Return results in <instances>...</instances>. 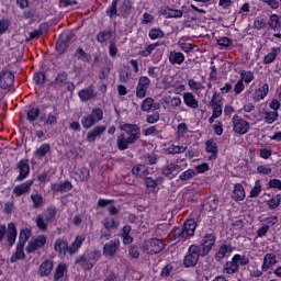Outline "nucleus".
I'll use <instances>...</instances> for the list:
<instances>
[{"label": "nucleus", "mask_w": 281, "mask_h": 281, "mask_svg": "<svg viewBox=\"0 0 281 281\" xmlns=\"http://www.w3.org/2000/svg\"><path fill=\"white\" fill-rule=\"evenodd\" d=\"M120 128L124 131L125 134H120L116 138L119 150H126L128 146L135 144V142L142 137V128L135 124H123Z\"/></svg>", "instance_id": "obj_1"}, {"label": "nucleus", "mask_w": 281, "mask_h": 281, "mask_svg": "<svg viewBox=\"0 0 281 281\" xmlns=\"http://www.w3.org/2000/svg\"><path fill=\"white\" fill-rule=\"evenodd\" d=\"M194 232H196V221L187 220L183 224V227L176 228L173 231V239L178 240H187L190 236H194Z\"/></svg>", "instance_id": "obj_2"}, {"label": "nucleus", "mask_w": 281, "mask_h": 281, "mask_svg": "<svg viewBox=\"0 0 281 281\" xmlns=\"http://www.w3.org/2000/svg\"><path fill=\"white\" fill-rule=\"evenodd\" d=\"M201 246L191 245L188 249V254L183 258L184 267H196V262H199V258H201Z\"/></svg>", "instance_id": "obj_3"}, {"label": "nucleus", "mask_w": 281, "mask_h": 281, "mask_svg": "<svg viewBox=\"0 0 281 281\" xmlns=\"http://www.w3.org/2000/svg\"><path fill=\"white\" fill-rule=\"evenodd\" d=\"M214 245H216V235H214V233L205 234L200 245L202 257L207 256V254L212 251V247H214Z\"/></svg>", "instance_id": "obj_4"}, {"label": "nucleus", "mask_w": 281, "mask_h": 281, "mask_svg": "<svg viewBox=\"0 0 281 281\" xmlns=\"http://www.w3.org/2000/svg\"><path fill=\"white\" fill-rule=\"evenodd\" d=\"M166 247V244H164V240L151 238L145 243V251L146 254H161Z\"/></svg>", "instance_id": "obj_5"}, {"label": "nucleus", "mask_w": 281, "mask_h": 281, "mask_svg": "<svg viewBox=\"0 0 281 281\" xmlns=\"http://www.w3.org/2000/svg\"><path fill=\"white\" fill-rule=\"evenodd\" d=\"M233 131L238 135H245L249 132V122L238 115L233 116Z\"/></svg>", "instance_id": "obj_6"}, {"label": "nucleus", "mask_w": 281, "mask_h": 281, "mask_svg": "<svg viewBox=\"0 0 281 281\" xmlns=\"http://www.w3.org/2000/svg\"><path fill=\"white\" fill-rule=\"evenodd\" d=\"M150 88V78L147 76H142L138 79V83L136 86V98H146V93Z\"/></svg>", "instance_id": "obj_7"}, {"label": "nucleus", "mask_w": 281, "mask_h": 281, "mask_svg": "<svg viewBox=\"0 0 281 281\" xmlns=\"http://www.w3.org/2000/svg\"><path fill=\"white\" fill-rule=\"evenodd\" d=\"M117 249H120V239H112L103 246V256L113 258L117 254Z\"/></svg>", "instance_id": "obj_8"}, {"label": "nucleus", "mask_w": 281, "mask_h": 281, "mask_svg": "<svg viewBox=\"0 0 281 281\" xmlns=\"http://www.w3.org/2000/svg\"><path fill=\"white\" fill-rule=\"evenodd\" d=\"M16 170L19 176L15 181H25V178L30 176V162L25 159L20 160L16 164Z\"/></svg>", "instance_id": "obj_9"}, {"label": "nucleus", "mask_w": 281, "mask_h": 281, "mask_svg": "<svg viewBox=\"0 0 281 281\" xmlns=\"http://www.w3.org/2000/svg\"><path fill=\"white\" fill-rule=\"evenodd\" d=\"M278 265V256L273 252H268L263 256V261L261 265L262 271H270Z\"/></svg>", "instance_id": "obj_10"}, {"label": "nucleus", "mask_w": 281, "mask_h": 281, "mask_svg": "<svg viewBox=\"0 0 281 281\" xmlns=\"http://www.w3.org/2000/svg\"><path fill=\"white\" fill-rule=\"evenodd\" d=\"M209 106H211L214 116L213 117H221L223 115V101L218 99V95L216 93L213 94Z\"/></svg>", "instance_id": "obj_11"}, {"label": "nucleus", "mask_w": 281, "mask_h": 281, "mask_svg": "<svg viewBox=\"0 0 281 281\" xmlns=\"http://www.w3.org/2000/svg\"><path fill=\"white\" fill-rule=\"evenodd\" d=\"M11 85H14V74L12 71L0 72V89H9Z\"/></svg>", "instance_id": "obj_12"}, {"label": "nucleus", "mask_w": 281, "mask_h": 281, "mask_svg": "<svg viewBox=\"0 0 281 281\" xmlns=\"http://www.w3.org/2000/svg\"><path fill=\"white\" fill-rule=\"evenodd\" d=\"M32 186H34L33 180H27L21 184H18L13 189V194H15V196H23V194H30V190H32Z\"/></svg>", "instance_id": "obj_13"}, {"label": "nucleus", "mask_w": 281, "mask_h": 281, "mask_svg": "<svg viewBox=\"0 0 281 281\" xmlns=\"http://www.w3.org/2000/svg\"><path fill=\"white\" fill-rule=\"evenodd\" d=\"M95 90L93 89V86H89L85 89L79 90L78 97L81 100V102H89V100H95L97 98Z\"/></svg>", "instance_id": "obj_14"}, {"label": "nucleus", "mask_w": 281, "mask_h": 281, "mask_svg": "<svg viewBox=\"0 0 281 281\" xmlns=\"http://www.w3.org/2000/svg\"><path fill=\"white\" fill-rule=\"evenodd\" d=\"M54 249L60 258H65L67 251L69 252V244L63 238H57L54 243Z\"/></svg>", "instance_id": "obj_15"}, {"label": "nucleus", "mask_w": 281, "mask_h": 281, "mask_svg": "<svg viewBox=\"0 0 281 281\" xmlns=\"http://www.w3.org/2000/svg\"><path fill=\"white\" fill-rule=\"evenodd\" d=\"M45 243H47V238H45V236L43 235H40L35 239H32L26 247V251H29V254H32V251H36V249H41V247H45Z\"/></svg>", "instance_id": "obj_16"}, {"label": "nucleus", "mask_w": 281, "mask_h": 281, "mask_svg": "<svg viewBox=\"0 0 281 281\" xmlns=\"http://www.w3.org/2000/svg\"><path fill=\"white\" fill-rule=\"evenodd\" d=\"M140 109L144 113H150V111H159L161 104L155 103V99L148 97L143 101Z\"/></svg>", "instance_id": "obj_17"}, {"label": "nucleus", "mask_w": 281, "mask_h": 281, "mask_svg": "<svg viewBox=\"0 0 281 281\" xmlns=\"http://www.w3.org/2000/svg\"><path fill=\"white\" fill-rule=\"evenodd\" d=\"M182 100L186 106H188V109H193V110L199 109V100L196 99V95H194V93L184 92L182 94Z\"/></svg>", "instance_id": "obj_18"}, {"label": "nucleus", "mask_w": 281, "mask_h": 281, "mask_svg": "<svg viewBox=\"0 0 281 281\" xmlns=\"http://www.w3.org/2000/svg\"><path fill=\"white\" fill-rule=\"evenodd\" d=\"M176 172H181V166L175 162H168L162 169V176L168 179H175Z\"/></svg>", "instance_id": "obj_19"}, {"label": "nucleus", "mask_w": 281, "mask_h": 281, "mask_svg": "<svg viewBox=\"0 0 281 281\" xmlns=\"http://www.w3.org/2000/svg\"><path fill=\"white\" fill-rule=\"evenodd\" d=\"M232 251H234V247L226 244L222 245L215 255V260L221 262L225 258H229V256H232Z\"/></svg>", "instance_id": "obj_20"}, {"label": "nucleus", "mask_w": 281, "mask_h": 281, "mask_svg": "<svg viewBox=\"0 0 281 281\" xmlns=\"http://www.w3.org/2000/svg\"><path fill=\"white\" fill-rule=\"evenodd\" d=\"M104 131H106V126L104 125L95 126L93 130L88 132L86 137L87 142H90V143L95 142V139H98V137H100L102 133H104Z\"/></svg>", "instance_id": "obj_21"}, {"label": "nucleus", "mask_w": 281, "mask_h": 281, "mask_svg": "<svg viewBox=\"0 0 281 281\" xmlns=\"http://www.w3.org/2000/svg\"><path fill=\"white\" fill-rule=\"evenodd\" d=\"M97 41L101 45H106L108 43H112V41H113V31H109V30L100 31L97 34Z\"/></svg>", "instance_id": "obj_22"}, {"label": "nucleus", "mask_w": 281, "mask_h": 281, "mask_svg": "<svg viewBox=\"0 0 281 281\" xmlns=\"http://www.w3.org/2000/svg\"><path fill=\"white\" fill-rule=\"evenodd\" d=\"M266 95H269V83H263L261 87L255 90L252 99L255 102H260V100H265Z\"/></svg>", "instance_id": "obj_23"}, {"label": "nucleus", "mask_w": 281, "mask_h": 281, "mask_svg": "<svg viewBox=\"0 0 281 281\" xmlns=\"http://www.w3.org/2000/svg\"><path fill=\"white\" fill-rule=\"evenodd\" d=\"M72 186L71 182L69 181H64V182H57V183H52L50 184V190L53 192H69V190H71Z\"/></svg>", "instance_id": "obj_24"}, {"label": "nucleus", "mask_w": 281, "mask_h": 281, "mask_svg": "<svg viewBox=\"0 0 281 281\" xmlns=\"http://www.w3.org/2000/svg\"><path fill=\"white\" fill-rule=\"evenodd\" d=\"M261 117L265 124H273L274 122H278V117H280V113H278L277 111L266 110L262 112Z\"/></svg>", "instance_id": "obj_25"}, {"label": "nucleus", "mask_w": 281, "mask_h": 281, "mask_svg": "<svg viewBox=\"0 0 281 281\" xmlns=\"http://www.w3.org/2000/svg\"><path fill=\"white\" fill-rule=\"evenodd\" d=\"M67 72H59L56 76L55 80L50 82V87H54L55 89H61V87H65V85H67Z\"/></svg>", "instance_id": "obj_26"}, {"label": "nucleus", "mask_w": 281, "mask_h": 281, "mask_svg": "<svg viewBox=\"0 0 281 281\" xmlns=\"http://www.w3.org/2000/svg\"><path fill=\"white\" fill-rule=\"evenodd\" d=\"M82 243H85V236L78 235L68 248L69 256H74V254H77L78 249L82 247Z\"/></svg>", "instance_id": "obj_27"}, {"label": "nucleus", "mask_w": 281, "mask_h": 281, "mask_svg": "<svg viewBox=\"0 0 281 281\" xmlns=\"http://www.w3.org/2000/svg\"><path fill=\"white\" fill-rule=\"evenodd\" d=\"M224 273H227L228 276H232L234 273H238L240 271V267H238V263L234 260V257L231 261H226L223 267Z\"/></svg>", "instance_id": "obj_28"}, {"label": "nucleus", "mask_w": 281, "mask_h": 281, "mask_svg": "<svg viewBox=\"0 0 281 281\" xmlns=\"http://www.w3.org/2000/svg\"><path fill=\"white\" fill-rule=\"evenodd\" d=\"M7 240L10 247H12L14 243H16V226L14 225V223L8 224Z\"/></svg>", "instance_id": "obj_29"}, {"label": "nucleus", "mask_w": 281, "mask_h": 281, "mask_svg": "<svg viewBox=\"0 0 281 281\" xmlns=\"http://www.w3.org/2000/svg\"><path fill=\"white\" fill-rule=\"evenodd\" d=\"M186 56L181 52L171 50L169 54V63L171 65H183Z\"/></svg>", "instance_id": "obj_30"}, {"label": "nucleus", "mask_w": 281, "mask_h": 281, "mask_svg": "<svg viewBox=\"0 0 281 281\" xmlns=\"http://www.w3.org/2000/svg\"><path fill=\"white\" fill-rule=\"evenodd\" d=\"M52 269H54V262L52 260H44L40 266V276L46 278L52 273Z\"/></svg>", "instance_id": "obj_31"}, {"label": "nucleus", "mask_w": 281, "mask_h": 281, "mask_svg": "<svg viewBox=\"0 0 281 281\" xmlns=\"http://www.w3.org/2000/svg\"><path fill=\"white\" fill-rule=\"evenodd\" d=\"M205 148H206V153H211V159H216V157H218V145L216 144V142H214V139H209L205 142Z\"/></svg>", "instance_id": "obj_32"}, {"label": "nucleus", "mask_w": 281, "mask_h": 281, "mask_svg": "<svg viewBox=\"0 0 281 281\" xmlns=\"http://www.w3.org/2000/svg\"><path fill=\"white\" fill-rule=\"evenodd\" d=\"M233 199L234 201H245V188L243 187L241 183H236L234 186V191H233Z\"/></svg>", "instance_id": "obj_33"}, {"label": "nucleus", "mask_w": 281, "mask_h": 281, "mask_svg": "<svg viewBox=\"0 0 281 281\" xmlns=\"http://www.w3.org/2000/svg\"><path fill=\"white\" fill-rule=\"evenodd\" d=\"M162 16H165V19H181V16H183V11L166 8L162 11Z\"/></svg>", "instance_id": "obj_34"}, {"label": "nucleus", "mask_w": 281, "mask_h": 281, "mask_svg": "<svg viewBox=\"0 0 281 281\" xmlns=\"http://www.w3.org/2000/svg\"><path fill=\"white\" fill-rule=\"evenodd\" d=\"M281 48L280 47H272L270 53H268L265 58H263V64L265 65H271L280 54Z\"/></svg>", "instance_id": "obj_35"}, {"label": "nucleus", "mask_w": 281, "mask_h": 281, "mask_svg": "<svg viewBox=\"0 0 281 281\" xmlns=\"http://www.w3.org/2000/svg\"><path fill=\"white\" fill-rule=\"evenodd\" d=\"M186 150H188V146L183 145L172 144L167 147L168 155H180L181 153H186Z\"/></svg>", "instance_id": "obj_36"}, {"label": "nucleus", "mask_w": 281, "mask_h": 281, "mask_svg": "<svg viewBox=\"0 0 281 281\" xmlns=\"http://www.w3.org/2000/svg\"><path fill=\"white\" fill-rule=\"evenodd\" d=\"M75 175H76L77 181H89L91 177L89 170L86 167L77 169Z\"/></svg>", "instance_id": "obj_37"}, {"label": "nucleus", "mask_w": 281, "mask_h": 281, "mask_svg": "<svg viewBox=\"0 0 281 281\" xmlns=\"http://www.w3.org/2000/svg\"><path fill=\"white\" fill-rule=\"evenodd\" d=\"M49 150H52V146H49L47 143H44L34 151V156L37 157V159H43V157H45Z\"/></svg>", "instance_id": "obj_38"}, {"label": "nucleus", "mask_w": 281, "mask_h": 281, "mask_svg": "<svg viewBox=\"0 0 281 281\" xmlns=\"http://www.w3.org/2000/svg\"><path fill=\"white\" fill-rule=\"evenodd\" d=\"M233 260L236 262L237 267H247L249 265V257L240 254L233 256Z\"/></svg>", "instance_id": "obj_39"}, {"label": "nucleus", "mask_w": 281, "mask_h": 281, "mask_svg": "<svg viewBox=\"0 0 281 281\" xmlns=\"http://www.w3.org/2000/svg\"><path fill=\"white\" fill-rule=\"evenodd\" d=\"M31 201L33 203L34 210H38L40 207H43V205H45V202L43 201V195L38 193L31 194Z\"/></svg>", "instance_id": "obj_40"}, {"label": "nucleus", "mask_w": 281, "mask_h": 281, "mask_svg": "<svg viewBox=\"0 0 281 281\" xmlns=\"http://www.w3.org/2000/svg\"><path fill=\"white\" fill-rule=\"evenodd\" d=\"M23 247L25 246L18 244L16 251L11 256L10 262H16V260H23V258H25V251H23Z\"/></svg>", "instance_id": "obj_41"}, {"label": "nucleus", "mask_w": 281, "mask_h": 281, "mask_svg": "<svg viewBox=\"0 0 281 281\" xmlns=\"http://www.w3.org/2000/svg\"><path fill=\"white\" fill-rule=\"evenodd\" d=\"M30 236H32V233L30 232V229L27 228L22 229L19 235L18 245L25 247V243H27V240L30 239Z\"/></svg>", "instance_id": "obj_42"}, {"label": "nucleus", "mask_w": 281, "mask_h": 281, "mask_svg": "<svg viewBox=\"0 0 281 281\" xmlns=\"http://www.w3.org/2000/svg\"><path fill=\"white\" fill-rule=\"evenodd\" d=\"M46 223H52L56 218V209L49 207L42 213Z\"/></svg>", "instance_id": "obj_43"}, {"label": "nucleus", "mask_w": 281, "mask_h": 281, "mask_svg": "<svg viewBox=\"0 0 281 281\" xmlns=\"http://www.w3.org/2000/svg\"><path fill=\"white\" fill-rule=\"evenodd\" d=\"M268 25H269V27H271V30H274V31L280 30V27H281L280 16H278V14L270 15L269 21H268Z\"/></svg>", "instance_id": "obj_44"}, {"label": "nucleus", "mask_w": 281, "mask_h": 281, "mask_svg": "<svg viewBox=\"0 0 281 281\" xmlns=\"http://www.w3.org/2000/svg\"><path fill=\"white\" fill-rule=\"evenodd\" d=\"M147 172H148V169L146 168L145 165H137L132 169V175H134L135 177H145Z\"/></svg>", "instance_id": "obj_45"}, {"label": "nucleus", "mask_w": 281, "mask_h": 281, "mask_svg": "<svg viewBox=\"0 0 281 281\" xmlns=\"http://www.w3.org/2000/svg\"><path fill=\"white\" fill-rule=\"evenodd\" d=\"M90 115L92 120H94V123L98 124V122H101V120L104 117V112L100 108H93Z\"/></svg>", "instance_id": "obj_46"}, {"label": "nucleus", "mask_w": 281, "mask_h": 281, "mask_svg": "<svg viewBox=\"0 0 281 281\" xmlns=\"http://www.w3.org/2000/svg\"><path fill=\"white\" fill-rule=\"evenodd\" d=\"M196 177V171L194 169H188L180 173L179 179L180 181H190V179H194Z\"/></svg>", "instance_id": "obj_47"}, {"label": "nucleus", "mask_w": 281, "mask_h": 281, "mask_svg": "<svg viewBox=\"0 0 281 281\" xmlns=\"http://www.w3.org/2000/svg\"><path fill=\"white\" fill-rule=\"evenodd\" d=\"M65 271H67V266L65 263H59L55 270L54 280L59 281L63 276H65Z\"/></svg>", "instance_id": "obj_48"}, {"label": "nucleus", "mask_w": 281, "mask_h": 281, "mask_svg": "<svg viewBox=\"0 0 281 281\" xmlns=\"http://www.w3.org/2000/svg\"><path fill=\"white\" fill-rule=\"evenodd\" d=\"M260 192H262V184L260 183V180H256L255 187L250 191V199L260 196Z\"/></svg>", "instance_id": "obj_49"}, {"label": "nucleus", "mask_w": 281, "mask_h": 281, "mask_svg": "<svg viewBox=\"0 0 281 281\" xmlns=\"http://www.w3.org/2000/svg\"><path fill=\"white\" fill-rule=\"evenodd\" d=\"M81 125L85 128L89 130V128H91V126H95V121L93 120V117L90 114H88L81 119Z\"/></svg>", "instance_id": "obj_50"}, {"label": "nucleus", "mask_w": 281, "mask_h": 281, "mask_svg": "<svg viewBox=\"0 0 281 281\" xmlns=\"http://www.w3.org/2000/svg\"><path fill=\"white\" fill-rule=\"evenodd\" d=\"M35 223L42 232H47V225H49V222L45 221L42 215L36 216Z\"/></svg>", "instance_id": "obj_51"}, {"label": "nucleus", "mask_w": 281, "mask_h": 281, "mask_svg": "<svg viewBox=\"0 0 281 281\" xmlns=\"http://www.w3.org/2000/svg\"><path fill=\"white\" fill-rule=\"evenodd\" d=\"M41 115L38 108H32L27 111L26 117L30 122H36V119Z\"/></svg>", "instance_id": "obj_52"}, {"label": "nucleus", "mask_w": 281, "mask_h": 281, "mask_svg": "<svg viewBox=\"0 0 281 281\" xmlns=\"http://www.w3.org/2000/svg\"><path fill=\"white\" fill-rule=\"evenodd\" d=\"M133 10V2L131 0H124L120 5V11L122 14H128Z\"/></svg>", "instance_id": "obj_53"}, {"label": "nucleus", "mask_w": 281, "mask_h": 281, "mask_svg": "<svg viewBox=\"0 0 281 281\" xmlns=\"http://www.w3.org/2000/svg\"><path fill=\"white\" fill-rule=\"evenodd\" d=\"M164 36H166V33H164L161 29H151L149 31V38H151V41H156V38H164Z\"/></svg>", "instance_id": "obj_54"}, {"label": "nucleus", "mask_w": 281, "mask_h": 281, "mask_svg": "<svg viewBox=\"0 0 281 281\" xmlns=\"http://www.w3.org/2000/svg\"><path fill=\"white\" fill-rule=\"evenodd\" d=\"M239 76H241L243 82H246V85H249L254 80V72L251 71H246V70H240Z\"/></svg>", "instance_id": "obj_55"}, {"label": "nucleus", "mask_w": 281, "mask_h": 281, "mask_svg": "<svg viewBox=\"0 0 281 281\" xmlns=\"http://www.w3.org/2000/svg\"><path fill=\"white\" fill-rule=\"evenodd\" d=\"M280 202L281 196L280 194H277L268 202V206L270 210H276L277 207H280Z\"/></svg>", "instance_id": "obj_56"}, {"label": "nucleus", "mask_w": 281, "mask_h": 281, "mask_svg": "<svg viewBox=\"0 0 281 281\" xmlns=\"http://www.w3.org/2000/svg\"><path fill=\"white\" fill-rule=\"evenodd\" d=\"M188 86L190 87L191 91H201V89H203V83L195 81L194 79H189Z\"/></svg>", "instance_id": "obj_57"}, {"label": "nucleus", "mask_w": 281, "mask_h": 281, "mask_svg": "<svg viewBox=\"0 0 281 281\" xmlns=\"http://www.w3.org/2000/svg\"><path fill=\"white\" fill-rule=\"evenodd\" d=\"M76 56H77L78 60H82L83 63H89V55L86 54L85 49L77 48Z\"/></svg>", "instance_id": "obj_58"}, {"label": "nucleus", "mask_w": 281, "mask_h": 281, "mask_svg": "<svg viewBox=\"0 0 281 281\" xmlns=\"http://www.w3.org/2000/svg\"><path fill=\"white\" fill-rule=\"evenodd\" d=\"M105 14H106V16H110V19H112V16H116V14H117V3L112 2L110 8L106 9Z\"/></svg>", "instance_id": "obj_59"}, {"label": "nucleus", "mask_w": 281, "mask_h": 281, "mask_svg": "<svg viewBox=\"0 0 281 281\" xmlns=\"http://www.w3.org/2000/svg\"><path fill=\"white\" fill-rule=\"evenodd\" d=\"M261 223H266V225H269V229H271V227H273V225H276L278 223V216L272 215L269 217H266L263 220H260Z\"/></svg>", "instance_id": "obj_60"}, {"label": "nucleus", "mask_w": 281, "mask_h": 281, "mask_svg": "<svg viewBox=\"0 0 281 281\" xmlns=\"http://www.w3.org/2000/svg\"><path fill=\"white\" fill-rule=\"evenodd\" d=\"M10 29V21L8 19L0 20V35L5 34L7 30Z\"/></svg>", "instance_id": "obj_61"}, {"label": "nucleus", "mask_w": 281, "mask_h": 281, "mask_svg": "<svg viewBox=\"0 0 281 281\" xmlns=\"http://www.w3.org/2000/svg\"><path fill=\"white\" fill-rule=\"evenodd\" d=\"M103 227L105 228V229H115V227H117L116 225H115V221L113 220V218H105L104 221H103Z\"/></svg>", "instance_id": "obj_62"}, {"label": "nucleus", "mask_w": 281, "mask_h": 281, "mask_svg": "<svg viewBox=\"0 0 281 281\" xmlns=\"http://www.w3.org/2000/svg\"><path fill=\"white\" fill-rule=\"evenodd\" d=\"M33 80L36 85H44L45 83V74L36 72L33 77Z\"/></svg>", "instance_id": "obj_63"}, {"label": "nucleus", "mask_w": 281, "mask_h": 281, "mask_svg": "<svg viewBox=\"0 0 281 281\" xmlns=\"http://www.w3.org/2000/svg\"><path fill=\"white\" fill-rule=\"evenodd\" d=\"M269 188L281 190V180L280 179H271L269 181Z\"/></svg>", "instance_id": "obj_64"}]
</instances>
